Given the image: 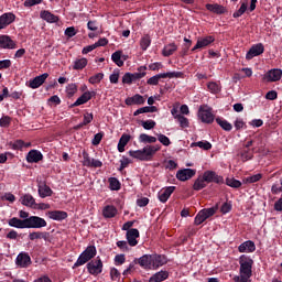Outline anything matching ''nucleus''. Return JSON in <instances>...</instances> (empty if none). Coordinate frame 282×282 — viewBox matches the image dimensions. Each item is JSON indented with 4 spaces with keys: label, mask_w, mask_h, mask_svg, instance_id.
Wrapping results in <instances>:
<instances>
[{
    "label": "nucleus",
    "mask_w": 282,
    "mask_h": 282,
    "mask_svg": "<svg viewBox=\"0 0 282 282\" xmlns=\"http://www.w3.org/2000/svg\"><path fill=\"white\" fill-rule=\"evenodd\" d=\"M206 180L203 177H198L193 185L194 191H202V188H206Z\"/></svg>",
    "instance_id": "nucleus-43"
},
{
    "label": "nucleus",
    "mask_w": 282,
    "mask_h": 282,
    "mask_svg": "<svg viewBox=\"0 0 282 282\" xmlns=\"http://www.w3.org/2000/svg\"><path fill=\"white\" fill-rule=\"evenodd\" d=\"M162 78H182V72H169L154 75L148 79L149 85H160Z\"/></svg>",
    "instance_id": "nucleus-8"
},
{
    "label": "nucleus",
    "mask_w": 282,
    "mask_h": 282,
    "mask_svg": "<svg viewBox=\"0 0 282 282\" xmlns=\"http://www.w3.org/2000/svg\"><path fill=\"white\" fill-rule=\"evenodd\" d=\"M48 219L53 221H63L67 217V212L63 210H51L46 213Z\"/></svg>",
    "instance_id": "nucleus-25"
},
{
    "label": "nucleus",
    "mask_w": 282,
    "mask_h": 282,
    "mask_svg": "<svg viewBox=\"0 0 282 282\" xmlns=\"http://www.w3.org/2000/svg\"><path fill=\"white\" fill-rule=\"evenodd\" d=\"M139 73H130V77L132 78V83H135V80H140L147 76V66H140L138 68Z\"/></svg>",
    "instance_id": "nucleus-35"
},
{
    "label": "nucleus",
    "mask_w": 282,
    "mask_h": 282,
    "mask_svg": "<svg viewBox=\"0 0 282 282\" xmlns=\"http://www.w3.org/2000/svg\"><path fill=\"white\" fill-rule=\"evenodd\" d=\"M29 239L31 241H35V239H45V234L41 231H33L29 235Z\"/></svg>",
    "instance_id": "nucleus-58"
},
{
    "label": "nucleus",
    "mask_w": 282,
    "mask_h": 282,
    "mask_svg": "<svg viewBox=\"0 0 282 282\" xmlns=\"http://www.w3.org/2000/svg\"><path fill=\"white\" fill-rule=\"evenodd\" d=\"M203 180H205L207 184H210L212 182H214L215 184H224V176H219L213 171L204 172Z\"/></svg>",
    "instance_id": "nucleus-18"
},
{
    "label": "nucleus",
    "mask_w": 282,
    "mask_h": 282,
    "mask_svg": "<svg viewBox=\"0 0 282 282\" xmlns=\"http://www.w3.org/2000/svg\"><path fill=\"white\" fill-rule=\"evenodd\" d=\"M254 250H257V245H254L252 240H247L238 247V251L241 253L250 254L254 252Z\"/></svg>",
    "instance_id": "nucleus-22"
},
{
    "label": "nucleus",
    "mask_w": 282,
    "mask_h": 282,
    "mask_svg": "<svg viewBox=\"0 0 282 282\" xmlns=\"http://www.w3.org/2000/svg\"><path fill=\"white\" fill-rule=\"evenodd\" d=\"M91 100V91H85L74 104L73 107H80Z\"/></svg>",
    "instance_id": "nucleus-33"
},
{
    "label": "nucleus",
    "mask_w": 282,
    "mask_h": 282,
    "mask_svg": "<svg viewBox=\"0 0 282 282\" xmlns=\"http://www.w3.org/2000/svg\"><path fill=\"white\" fill-rule=\"evenodd\" d=\"M109 80L112 85H118V80H120V72H113L109 76Z\"/></svg>",
    "instance_id": "nucleus-63"
},
{
    "label": "nucleus",
    "mask_w": 282,
    "mask_h": 282,
    "mask_svg": "<svg viewBox=\"0 0 282 282\" xmlns=\"http://www.w3.org/2000/svg\"><path fill=\"white\" fill-rule=\"evenodd\" d=\"M21 205L26 206L28 208H34L36 206V199L31 194H24L20 198Z\"/></svg>",
    "instance_id": "nucleus-31"
},
{
    "label": "nucleus",
    "mask_w": 282,
    "mask_h": 282,
    "mask_svg": "<svg viewBox=\"0 0 282 282\" xmlns=\"http://www.w3.org/2000/svg\"><path fill=\"white\" fill-rule=\"evenodd\" d=\"M207 89L212 93V94H219L221 91V87L219 86V84L215 83V82H209L207 84Z\"/></svg>",
    "instance_id": "nucleus-48"
},
{
    "label": "nucleus",
    "mask_w": 282,
    "mask_h": 282,
    "mask_svg": "<svg viewBox=\"0 0 282 282\" xmlns=\"http://www.w3.org/2000/svg\"><path fill=\"white\" fill-rule=\"evenodd\" d=\"M271 193L273 195H279L282 193V177L280 178L279 182L274 183L271 187Z\"/></svg>",
    "instance_id": "nucleus-49"
},
{
    "label": "nucleus",
    "mask_w": 282,
    "mask_h": 282,
    "mask_svg": "<svg viewBox=\"0 0 282 282\" xmlns=\"http://www.w3.org/2000/svg\"><path fill=\"white\" fill-rule=\"evenodd\" d=\"M132 137L131 134L128 133H123L118 142L117 149L119 151V153H124V148L129 144V142H131Z\"/></svg>",
    "instance_id": "nucleus-27"
},
{
    "label": "nucleus",
    "mask_w": 282,
    "mask_h": 282,
    "mask_svg": "<svg viewBox=\"0 0 282 282\" xmlns=\"http://www.w3.org/2000/svg\"><path fill=\"white\" fill-rule=\"evenodd\" d=\"M40 17L43 19V21H46V23H58L59 21L58 15H55L47 10L41 11Z\"/></svg>",
    "instance_id": "nucleus-28"
},
{
    "label": "nucleus",
    "mask_w": 282,
    "mask_h": 282,
    "mask_svg": "<svg viewBox=\"0 0 282 282\" xmlns=\"http://www.w3.org/2000/svg\"><path fill=\"white\" fill-rule=\"evenodd\" d=\"M198 119L205 124H213L215 122V115L213 113V108L207 105H203L198 109Z\"/></svg>",
    "instance_id": "nucleus-6"
},
{
    "label": "nucleus",
    "mask_w": 282,
    "mask_h": 282,
    "mask_svg": "<svg viewBox=\"0 0 282 282\" xmlns=\"http://www.w3.org/2000/svg\"><path fill=\"white\" fill-rule=\"evenodd\" d=\"M262 177H263V175H261V173H258V174L247 177L246 182L248 184H254L256 182H259Z\"/></svg>",
    "instance_id": "nucleus-59"
},
{
    "label": "nucleus",
    "mask_w": 282,
    "mask_h": 282,
    "mask_svg": "<svg viewBox=\"0 0 282 282\" xmlns=\"http://www.w3.org/2000/svg\"><path fill=\"white\" fill-rule=\"evenodd\" d=\"M87 63H88V61H87V58H85V57H82V58H79V59H76V61L74 62L73 69H76V70H78V69H85V68L87 67Z\"/></svg>",
    "instance_id": "nucleus-42"
},
{
    "label": "nucleus",
    "mask_w": 282,
    "mask_h": 282,
    "mask_svg": "<svg viewBox=\"0 0 282 282\" xmlns=\"http://www.w3.org/2000/svg\"><path fill=\"white\" fill-rule=\"evenodd\" d=\"M83 166L88 169H101L102 163L100 160L91 159L87 152H83Z\"/></svg>",
    "instance_id": "nucleus-12"
},
{
    "label": "nucleus",
    "mask_w": 282,
    "mask_h": 282,
    "mask_svg": "<svg viewBox=\"0 0 282 282\" xmlns=\"http://www.w3.org/2000/svg\"><path fill=\"white\" fill-rule=\"evenodd\" d=\"M282 78L281 68H272L263 76L264 83H278Z\"/></svg>",
    "instance_id": "nucleus-11"
},
{
    "label": "nucleus",
    "mask_w": 282,
    "mask_h": 282,
    "mask_svg": "<svg viewBox=\"0 0 282 282\" xmlns=\"http://www.w3.org/2000/svg\"><path fill=\"white\" fill-rule=\"evenodd\" d=\"M93 120H94V113L91 112L84 113V120L80 123V127H86V124H90Z\"/></svg>",
    "instance_id": "nucleus-57"
},
{
    "label": "nucleus",
    "mask_w": 282,
    "mask_h": 282,
    "mask_svg": "<svg viewBox=\"0 0 282 282\" xmlns=\"http://www.w3.org/2000/svg\"><path fill=\"white\" fill-rule=\"evenodd\" d=\"M176 120L181 129H188V127H191V122L188 121V118L184 117L183 115L178 116Z\"/></svg>",
    "instance_id": "nucleus-46"
},
{
    "label": "nucleus",
    "mask_w": 282,
    "mask_h": 282,
    "mask_svg": "<svg viewBox=\"0 0 282 282\" xmlns=\"http://www.w3.org/2000/svg\"><path fill=\"white\" fill-rule=\"evenodd\" d=\"M177 52V45L175 43H170L164 46L162 54L163 56H173Z\"/></svg>",
    "instance_id": "nucleus-39"
},
{
    "label": "nucleus",
    "mask_w": 282,
    "mask_h": 282,
    "mask_svg": "<svg viewBox=\"0 0 282 282\" xmlns=\"http://www.w3.org/2000/svg\"><path fill=\"white\" fill-rule=\"evenodd\" d=\"M34 210H50L52 206L47 203H35Z\"/></svg>",
    "instance_id": "nucleus-60"
},
{
    "label": "nucleus",
    "mask_w": 282,
    "mask_h": 282,
    "mask_svg": "<svg viewBox=\"0 0 282 282\" xmlns=\"http://www.w3.org/2000/svg\"><path fill=\"white\" fill-rule=\"evenodd\" d=\"M47 226V221L39 216H30L26 218V228H45Z\"/></svg>",
    "instance_id": "nucleus-9"
},
{
    "label": "nucleus",
    "mask_w": 282,
    "mask_h": 282,
    "mask_svg": "<svg viewBox=\"0 0 282 282\" xmlns=\"http://www.w3.org/2000/svg\"><path fill=\"white\" fill-rule=\"evenodd\" d=\"M109 188L110 191H120V181L116 177L109 178Z\"/></svg>",
    "instance_id": "nucleus-50"
},
{
    "label": "nucleus",
    "mask_w": 282,
    "mask_h": 282,
    "mask_svg": "<svg viewBox=\"0 0 282 282\" xmlns=\"http://www.w3.org/2000/svg\"><path fill=\"white\" fill-rule=\"evenodd\" d=\"M76 91H78V86L76 84H68L66 86V94L67 96H69V98H72V96H74Z\"/></svg>",
    "instance_id": "nucleus-53"
},
{
    "label": "nucleus",
    "mask_w": 282,
    "mask_h": 282,
    "mask_svg": "<svg viewBox=\"0 0 282 282\" xmlns=\"http://www.w3.org/2000/svg\"><path fill=\"white\" fill-rule=\"evenodd\" d=\"M144 102H147V98L140 94L126 99V105H128V107H131L132 105H144Z\"/></svg>",
    "instance_id": "nucleus-26"
},
{
    "label": "nucleus",
    "mask_w": 282,
    "mask_h": 282,
    "mask_svg": "<svg viewBox=\"0 0 282 282\" xmlns=\"http://www.w3.org/2000/svg\"><path fill=\"white\" fill-rule=\"evenodd\" d=\"M232 210V204L231 203H224L220 207V213L223 215H228Z\"/></svg>",
    "instance_id": "nucleus-62"
},
{
    "label": "nucleus",
    "mask_w": 282,
    "mask_h": 282,
    "mask_svg": "<svg viewBox=\"0 0 282 282\" xmlns=\"http://www.w3.org/2000/svg\"><path fill=\"white\" fill-rule=\"evenodd\" d=\"M239 275L234 276L235 282H252V265L254 260L250 256L242 254L239 257Z\"/></svg>",
    "instance_id": "nucleus-1"
},
{
    "label": "nucleus",
    "mask_w": 282,
    "mask_h": 282,
    "mask_svg": "<svg viewBox=\"0 0 282 282\" xmlns=\"http://www.w3.org/2000/svg\"><path fill=\"white\" fill-rule=\"evenodd\" d=\"M126 261L127 257L124 256V253H120L115 257V265H123Z\"/></svg>",
    "instance_id": "nucleus-61"
},
{
    "label": "nucleus",
    "mask_w": 282,
    "mask_h": 282,
    "mask_svg": "<svg viewBox=\"0 0 282 282\" xmlns=\"http://www.w3.org/2000/svg\"><path fill=\"white\" fill-rule=\"evenodd\" d=\"M173 193H175V186H167L165 188H162L158 194L159 202H161L162 204H166Z\"/></svg>",
    "instance_id": "nucleus-20"
},
{
    "label": "nucleus",
    "mask_w": 282,
    "mask_h": 282,
    "mask_svg": "<svg viewBox=\"0 0 282 282\" xmlns=\"http://www.w3.org/2000/svg\"><path fill=\"white\" fill-rule=\"evenodd\" d=\"M126 239L128 246H130L131 248H135V246H138V239H140V230H138L137 228L128 230L126 234Z\"/></svg>",
    "instance_id": "nucleus-16"
},
{
    "label": "nucleus",
    "mask_w": 282,
    "mask_h": 282,
    "mask_svg": "<svg viewBox=\"0 0 282 282\" xmlns=\"http://www.w3.org/2000/svg\"><path fill=\"white\" fill-rule=\"evenodd\" d=\"M235 129L236 131H241V129H247V124L246 121H243V119L241 118H237L234 122Z\"/></svg>",
    "instance_id": "nucleus-52"
},
{
    "label": "nucleus",
    "mask_w": 282,
    "mask_h": 282,
    "mask_svg": "<svg viewBox=\"0 0 282 282\" xmlns=\"http://www.w3.org/2000/svg\"><path fill=\"white\" fill-rule=\"evenodd\" d=\"M155 121L151 119L141 121V126L143 127V129H145V131H151V129H155Z\"/></svg>",
    "instance_id": "nucleus-54"
},
{
    "label": "nucleus",
    "mask_w": 282,
    "mask_h": 282,
    "mask_svg": "<svg viewBox=\"0 0 282 282\" xmlns=\"http://www.w3.org/2000/svg\"><path fill=\"white\" fill-rule=\"evenodd\" d=\"M166 279H169V272L159 271L150 278L149 282H162V281H166Z\"/></svg>",
    "instance_id": "nucleus-37"
},
{
    "label": "nucleus",
    "mask_w": 282,
    "mask_h": 282,
    "mask_svg": "<svg viewBox=\"0 0 282 282\" xmlns=\"http://www.w3.org/2000/svg\"><path fill=\"white\" fill-rule=\"evenodd\" d=\"M227 186H230L231 188H240L241 182L236 178H227L226 180Z\"/></svg>",
    "instance_id": "nucleus-55"
},
{
    "label": "nucleus",
    "mask_w": 282,
    "mask_h": 282,
    "mask_svg": "<svg viewBox=\"0 0 282 282\" xmlns=\"http://www.w3.org/2000/svg\"><path fill=\"white\" fill-rule=\"evenodd\" d=\"M15 265L18 268H30L32 265V258L28 252H20L15 259Z\"/></svg>",
    "instance_id": "nucleus-15"
},
{
    "label": "nucleus",
    "mask_w": 282,
    "mask_h": 282,
    "mask_svg": "<svg viewBox=\"0 0 282 282\" xmlns=\"http://www.w3.org/2000/svg\"><path fill=\"white\" fill-rule=\"evenodd\" d=\"M0 50H17V43L10 35H0Z\"/></svg>",
    "instance_id": "nucleus-19"
},
{
    "label": "nucleus",
    "mask_w": 282,
    "mask_h": 282,
    "mask_svg": "<svg viewBox=\"0 0 282 282\" xmlns=\"http://www.w3.org/2000/svg\"><path fill=\"white\" fill-rule=\"evenodd\" d=\"M8 225L11 227V228H20V229H23V228H26V219H21V218H18V217H13V218H10L8 220Z\"/></svg>",
    "instance_id": "nucleus-30"
},
{
    "label": "nucleus",
    "mask_w": 282,
    "mask_h": 282,
    "mask_svg": "<svg viewBox=\"0 0 282 282\" xmlns=\"http://www.w3.org/2000/svg\"><path fill=\"white\" fill-rule=\"evenodd\" d=\"M265 52V47L262 43L254 44L250 47V50L246 54L247 61H252L256 56H261Z\"/></svg>",
    "instance_id": "nucleus-14"
},
{
    "label": "nucleus",
    "mask_w": 282,
    "mask_h": 282,
    "mask_svg": "<svg viewBox=\"0 0 282 282\" xmlns=\"http://www.w3.org/2000/svg\"><path fill=\"white\" fill-rule=\"evenodd\" d=\"M111 61L116 64L117 67H122L124 65V61L122 59V51L112 53Z\"/></svg>",
    "instance_id": "nucleus-38"
},
{
    "label": "nucleus",
    "mask_w": 282,
    "mask_h": 282,
    "mask_svg": "<svg viewBox=\"0 0 282 282\" xmlns=\"http://www.w3.org/2000/svg\"><path fill=\"white\" fill-rule=\"evenodd\" d=\"M139 142L141 144H155V142H158V138L149 135L147 133H141L139 135Z\"/></svg>",
    "instance_id": "nucleus-36"
},
{
    "label": "nucleus",
    "mask_w": 282,
    "mask_h": 282,
    "mask_svg": "<svg viewBox=\"0 0 282 282\" xmlns=\"http://www.w3.org/2000/svg\"><path fill=\"white\" fill-rule=\"evenodd\" d=\"M206 10H208L209 12H214V14H224V12H226V8H224V6L221 4H206Z\"/></svg>",
    "instance_id": "nucleus-34"
},
{
    "label": "nucleus",
    "mask_w": 282,
    "mask_h": 282,
    "mask_svg": "<svg viewBox=\"0 0 282 282\" xmlns=\"http://www.w3.org/2000/svg\"><path fill=\"white\" fill-rule=\"evenodd\" d=\"M247 10H248V2H242L239 10L234 12V19H239V17H243Z\"/></svg>",
    "instance_id": "nucleus-45"
},
{
    "label": "nucleus",
    "mask_w": 282,
    "mask_h": 282,
    "mask_svg": "<svg viewBox=\"0 0 282 282\" xmlns=\"http://www.w3.org/2000/svg\"><path fill=\"white\" fill-rule=\"evenodd\" d=\"M87 272L88 274H91L93 276H98L99 274H102V260L100 257H97L95 260H90L87 265Z\"/></svg>",
    "instance_id": "nucleus-7"
},
{
    "label": "nucleus",
    "mask_w": 282,
    "mask_h": 282,
    "mask_svg": "<svg viewBox=\"0 0 282 282\" xmlns=\"http://www.w3.org/2000/svg\"><path fill=\"white\" fill-rule=\"evenodd\" d=\"M10 122H12V118L4 116L0 119V127H3V128L10 127Z\"/></svg>",
    "instance_id": "nucleus-64"
},
{
    "label": "nucleus",
    "mask_w": 282,
    "mask_h": 282,
    "mask_svg": "<svg viewBox=\"0 0 282 282\" xmlns=\"http://www.w3.org/2000/svg\"><path fill=\"white\" fill-rule=\"evenodd\" d=\"M160 149H162V147L159 144H148L141 150H130L128 154L130 158H133V160H139L140 162H151L153 160V155H155Z\"/></svg>",
    "instance_id": "nucleus-2"
},
{
    "label": "nucleus",
    "mask_w": 282,
    "mask_h": 282,
    "mask_svg": "<svg viewBox=\"0 0 282 282\" xmlns=\"http://www.w3.org/2000/svg\"><path fill=\"white\" fill-rule=\"evenodd\" d=\"M98 254L96 246H88L78 257L77 261L74 263L73 268H80L85 263H89Z\"/></svg>",
    "instance_id": "nucleus-4"
},
{
    "label": "nucleus",
    "mask_w": 282,
    "mask_h": 282,
    "mask_svg": "<svg viewBox=\"0 0 282 282\" xmlns=\"http://www.w3.org/2000/svg\"><path fill=\"white\" fill-rule=\"evenodd\" d=\"M216 122L224 129V131H232V123L228 122V120L218 117L216 118Z\"/></svg>",
    "instance_id": "nucleus-40"
},
{
    "label": "nucleus",
    "mask_w": 282,
    "mask_h": 282,
    "mask_svg": "<svg viewBox=\"0 0 282 282\" xmlns=\"http://www.w3.org/2000/svg\"><path fill=\"white\" fill-rule=\"evenodd\" d=\"M47 78H50V74H47V73L39 75L29 82V87L31 89H39V87H41V85H43V83H45V80H47Z\"/></svg>",
    "instance_id": "nucleus-21"
},
{
    "label": "nucleus",
    "mask_w": 282,
    "mask_h": 282,
    "mask_svg": "<svg viewBox=\"0 0 282 282\" xmlns=\"http://www.w3.org/2000/svg\"><path fill=\"white\" fill-rule=\"evenodd\" d=\"M193 147H198L199 149H204V151H210L213 149V144L208 141H198L195 143H192Z\"/></svg>",
    "instance_id": "nucleus-47"
},
{
    "label": "nucleus",
    "mask_w": 282,
    "mask_h": 282,
    "mask_svg": "<svg viewBox=\"0 0 282 282\" xmlns=\"http://www.w3.org/2000/svg\"><path fill=\"white\" fill-rule=\"evenodd\" d=\"M17 21V15L12 12H7L0 15V30H6L8 25H12Z\"/></svg>",
    "instance_id": "nucleus-17"
},
{
    "label": "nucleus",
    "mask_w": 282,
    "mask_h": 282,
    "mask_svg": "<svg viewBox=\"0 0 282 282\" xmlns=\"http://www.w3.org/2000/svg\"><path fill=\"white\" fill-rule=\"evenodd\" d=\"M156 138H158L159 142L161 144H163V147H171V139H169V137H166V134L159 133V134H156Z\"/></svg>",
    "instance_id": "nucleus-51"
},
{
    "label": "nucleus",
    "mask_w": 282,
    "mask_h": 282,
    "mask_svg": "<svg viewBox=\"0 0 282 282\" xmlns=\"http://www.w3.org/2000/svg\"><path fill=\"white\" fill-rule=\"evenodd\" d=\"M32 147V143L28 142L25 143L23 140H17L12 143H10V148L13 150V151H23V149H28Z\"/></svg>",
    "instance_id": "nucleus-32"
},
{
    "label": "nucleus",
    "mask_w": 282,
    "mask_h": 282,
    "mask_svg": "<svg viewBox=\"0 0 282 282\" xmlns=\"http://www.w3.org/2000/svg\"><path fill=\"white\" fill-rule=\"evenodd\" d=\"M117 247L121 250V252H129V250H131L129 248V242L124 240L117 241Z\"/></svg>",
    "instance_id": "nucleus-56"
},
{
    "label": "nucleus",
    "mask_w": 282,
    "mask_h": 282,
    "mask_svg": "<svg viewBox=\"0 0 282 282\" xmlns=\"http://www.w3.org/2000/svg\"><path fill=\"white\" fill-rule=\"evenodd\" d=\"M43 160V153L39 150H31L26 155V162L29 164H36Z\"/></svg>",
    "instance_id": "nucleus-23"
},
{
    "label": "nucleus",
    "mask_w": 282,
    "mask_h": 282,
    "mask_svg": "<svg viewBox=\"0 0 282 282\" xmlns=\"http://www.w3.org/2000/svg\"><path fill=\"white\" fill-rule=\"evenodd\" d=\"M138 263L144 270H158V268L165 265L166 257L161 254H144L139 258Z\"/></svg>",
    "instance_id": "nucleus-3"
},
{
    "label": "nucleus",
    "mask_w": 282,
    "mask_h": 282,
    "mask_svg": "<svg viewBox=\"0 0 282 282\" xmlns=\"http://www.w3.org/2000/svg\"><path fill=\"white\" fill-rule=\"evenodd\" d=\"M37 193L42 199H45V197H52L54 192L52 191V188L50 186H47V184L39 183Z\"/></svg>",
    "instance_id": "nucleus-24"
},
{
    "label": "nucleus",
    "mask_w": 282,
    "mask_h": 282,
    "mask_svg": "<svg viewBox=\"0 0 282 282\" xmlns=\"http://www.w3.org/2000/svg\"><path fill=\"white\" fill-rule=\"evenodd\" d=\"M217 210H219V205L199 210L194 219L195 226H202V224H204L206 219L213 217Z\"/></svg>",
    "instance_id": "nucleus-5"
},
{
    "label": "nucleus",
    "mask_w": 282,
    "mask_h": 282,
    "mask_svg": "<svg viewBox=\"0 0 282 282\" xmlns=\"http://www.w3.org/2000/svg\"><path fill=\"white\" fill-rule=\"evenodd\" d=\"M213 43H215V36L213 35L198 37L195 46L192 48V52H196V50H204L205 47H208V45H213Z\"/></svg>",
    "instance_id": "nucleus-10"
},
{
    "label": "nucleus",
    "mask_w": 282,
    "mask_h": 282,
    "mask_svg": "<svg viewBox=\"0 0 282 282\" xmlns=\"http://www.w3.org/2000/svg\"><path fill=\"white\" fill-rule=\"evenodd\" d=\"M196 174H197V170H193V169L178 170L176 172V180H178V182H188V180H192V177H195Z\"/></svg>",
    "instance_id": "nucleus-13"
},
{
    "label": "nucleus",
    "mask_w": 282,
    "mask_h": 282,
    "mask_svg": "<svg viewBox=\"0 0 282 282\" xmlns=\"http://www.w3.org/2000/svg\"><path fill=\"white\" fill-rule=\"evenodd\" d=\"M102 78H105V74L97 73V74L93 75L91 77H89L88 83H90V85H98V84H100Z\"/></svg>",
    "instance_id": "nucleus-44"
},
{
    "label": "nucleus",
    "mask_w": 282,
    "mask_h": 282,
    "mask_svg": "<svg viewBox=\"0 0 282 282\" xmlns=\"http://www.w3.org/2000/svg\"><path fill=\"white\" fill-rule=\"evenodd\" d=\"M118 215V208L113 205H107L102 209V216L105 219H113Z\"/></svg>",
    "instance_id": "nucleus-29"
},
{
    "label": "nucleus",
    "mask_w": 282,
    "mask_h": 282,
    "mask_svg": "<svg viewBox=\"0 0 282 282\" xmlns=\"http://www.w3.org/2000/svg\"><path fill=\"white\" fill-rule=\"evenodd\" d=\"M140 47L143 52H147L149 47H151V36L150 35H143L140 40Z\"/></svg>",
    "instance_id": "nucleus-41"
}]
</instances>
